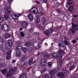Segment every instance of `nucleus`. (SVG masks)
I'll use <instances>...</instances> for the list:
<instances>
[{"instance_id": "nucleus-50", "label": "nucleus", "mask_w": 78, "mask_h": 78, "mask_svg": "<svg viewBox=\"0 0 78 78\" xmlns=\"http://www.w3.org/2000/svg\"><path fill=\"white\" fill-rule=\"evenodd\" d=\"M76 66H77V63H74L73 65V66H74V67H76Z\"/></svg>"}, {"instance_id": "nucleus-9", "label": "nucleus", "mask_w": 78, "mask_h": 78, "mask_svg": "<svg viewBox=\"0 0 78 78\" xmlns=\"http://www.w3.org/2000/svg\"><path fill=\"white\" fill-rule=\"evenodd\" d=\"M58 45L59 46V49L61 50L62 47H64V45L63 44L62 42L61 41H59L58 42Z\"/></svg>"}, {"instance_id": "nucleus-62", "label": "nucleus", "mask_w": 78, "mask_h": 78, "mask_svg": "<svg viewBox=\"0 0 78 78\" xmlns=\"http://www.w3.org/2000/svg\"><path fill=\"white\" fill-rule=\"evenodd\" d=\"M59 58H60V59H61V58H62V55H60Z\"/></svg>"}, {"instance_id": "nucleus-23", "label": "nucleus", "mask_w": 78, "mask_h": 78, "mask_svg": "<svg viewBox=\"0 0 78 78\" xmlns=\"http://www.w3.org/2000/svg\"><path fill=\"white\" fill-rule=\"evenodd\" d=\"M68 10L69 11L72 12V11H73V10H74V8L73 6H69Z\"/></svg>"}, {"instance_id": "nucleus-29", "label": "nucleus", "mask_w": 78, "mask_h": 78, "mask_svg": "<svg viewBox=\"0 0 78 78\" xmlns=\"http://www.w3.org/2000/svg\"><path fill=\"white\" fill-rule=\"evenodd\" d=\"M37 16H43V14H44V13L42 12H38V11L37 14Z\"/></svg>"}, {"instance_id": "nucleus-41", "label": "nucleus", "mask_w": 78, "mask_h": 78, "mask_svg": "<svg viewBox=\"0 0 78 78\" xmlns=\"http://www.w3.org/2000/svg\"><path fill=\"white\" fill-rule=\"evenodd\" d=\"M25 34L22 32H21L20 33V36L21 37H24Z\"/></svg>"}, {"instance_id": "nucleus-56", "label": "nucleus", "mask_w": 78, "mask_h": 78, "mask_svg": "<svg viewBox=\"0 0 78 78\" xmlns=\"http://www.w3.org/2000/svg\"><path fill=\"white\" fill-rule=\"evenodd\" d=\"M24 64L25 66H27L28 64V62H25Z\"/></svg>"}, {"instance_id": "nucleus-48", "label": "nucleus", "mask_w": 78, "mask_h": 78, "mask_svg": "<svg viewBox=\"0 0 78 78\" xmlns=\"http://www.w3.org/2000/svg\"><path fill=\"white\" fill-rule=\"evenodd\" d=\"M25 58H26V57H25V56H23L22 58V61H25Z\"/></svg>"}, {"instance_id": "nucleus-38", "label": "nucleus", "mask_w": 78, "mask_h": 78, "mask_svg": "<svg viewBox=\"0 0 78 78\" xmlns=\"http://www.w3.org/2000/svg\"><path fill=\"white\" fill-rule=\"evenodd\" d=\"M29 51H33V47H30L29 48Z\"/></svg>"}, {"instance_id": "nucleus-7", "label": "nucleus", "mask_w": 78, "mask_h": 78, "mask_svg": "<svg viewBox=\"0 0 78 78\" xmlns=\"http://www.w3.org/2000/svg\"><path fill=\"white\" fill-rule=\"evenodd\" d=\"M5 12L8 15H9L11 14V9L9 6H8L5 8Z\"/></svg>"}, {"instance_id": "nucleus-26", "label": "nucleus", "mask_w": 78, "mask_h": 78, "mask_svg": "<svg viewBox=\"0 0 78 78\" xmlns=\"http://www.w3.org/2000/svg\"><path fill=\"white\" fill-rule=\"evenodd\" d=\"M11 37V35L8 33H6L5 35V37L6 39L7 38H9Z\"/></svg>"}, {"instance_id": "nucleus-46", "label": "nucleus", "mask_w": 78, "mask_h": 78, "mask_svg": "<svg viewBox=\"0 0 78 78\" xmlns=\"http://www.w3.org/2000/svg\"><path fill=\"white\" fill-rule=\"evenodd\" d=\"M56 70V72H57V70L58 72H60V71H61V68L59 67H58L57 68Z\"/></svg>"}, {"instance_id": "nucleus-55", "label": "nucleus", "mask_w": 78, "mask_h": 78, "mask_svg": "<svg viewBox=\"0 0 78 78\" xmlns=\"http://www.w3.org/2000/svg\"><path fill=\"white\" fill-rule=\"evenodd\" d=\"M72 42L73 43V44H75V43L76 42V41L75 40H73L72 41Z\"/></svg>"}, {"instance_id": "nucleus-6", "label": "nucleus", "mask_w": 78, "mask_h": 78, "mask_svg": "<svg viewBox=\"0 0 78 78\" xmlns=\"http://www.w3.org/2000/svg\"><path fill=\"white\" fill-rule=\"evenodd\" d=\"M1 28L3 30H6L8 31L9 30V27L8 25L7 24H4L1 26Z\"/></svg>"}, {"instance_id": "nucleus-3", "label": "nucleus", "mask_w": 78, "mask_h": 78, "mask_svg": "<svg viewBox=\"0 0 78 78\" xmlns=\"http://www.w3.org/2000/svg\"><path fill=\"white\" fill-rule=\"evenodd\" d=\"M30 12L35 14H37L38 12V9L36 7H32L30 9Z\"/></svg>"}, {"instance_id": "nucleus-19", "label": "nucleus", "mask_w": 78, "mask_h": 78, "mask_svg": "<svg viewBox=\"0 0 78 78\" xmlns=\"http://www.w3.org/2000/svg\"><path fill=\"white\" fill-rule=\"evenodd\" d=\"M32 45V43L30 42H27L25 44V45L26 47H30V46H31Z\"/></svg>"}, {"instance_id": "nucleus-31", "label": "nucleus", "mask_w": 78, "mask_h": 78, "mask_svg": "<svg viewBox=\"0 0 78 78\" xmlns=\"http://www.w3.org/2000/svg\"><path fill=\"white\" fill-rule=\"evenodd\" d=\"M62 73H65V74H66L67 73V71L65 69H63L62 70Z\"/></svg>"}, {"instance_id": "nucleus-14", "label": "nucleus", "mask_w": 78, "mask_h": 78, "mask_svg": "<svg viewBox=\"0 0 78 78\" xmlns=\"http://www.w3.org/2000/svg\"><path fill=\"white\" fill-rule=\"evenodd\" d=\"M33 58H31L29 59L28 61V64L29 65H31L33 63H34L35 62V61L33 62Z\"/></svg>"}, {"instance_id": "nucleus-40", "label": "nucleus", "mask_w": 78, "mask_h": 78, "mask_svg": "<svg viewBox=\"0 0 78 78\" xmlns=\"http://www.w3.org/2000/svg\"><path fill=\"white\" fill-rule=\"evenodd\" d=\"M9 18L8 15L7 14H5L4 15V18L5 19H8V18Z\"/></svg>"}, {"instance_id": "nucleus-8", "label": "nucleus", "mask_w": 78, "mask_h": 78, "mask_svg": "<svg viewBox=\"0 0 78 78\" xmlns=\"http://www.w3.org/2000/svg\"><path fill=\"white\" fill-rule=\"evenodd\" d=\"M11 51H9L6 54V58L7 59H9L11 58Z\"/></svg>"}, {"instance_id": "nucleus-15", "label": "nucleus", "mask_w": 78, "mask_h": 78, "mask_svg": "<svg viewBox=\"0 0 78 78\" xmlns=\"http://www.w3.org/2000/svg\"><path fill=\"white\" fill-rule=\"evenodd\" d=\"M28 17L29 19L30 20V21H32L33 20V18L34 16H33V15L31 13L29 14L28 16Z\"/></svg>"}, {"instance_id": "nucleus-43", "label": "nucleus", "mask_w": 78, "mask_h": 78, "mask_svg": "<svg viewBox=\"0 0 78 78\" xmlns=\"http://www.w3.org/2000/svg\"><path fill=\"white\" fill-rule=\"evenodd\" d=\"M74 69H75V67L73 66H71L69 69V70H74Z\"/></svg>"}, {"instance_id": "nucleus-27", "label": "nucleus", "mask_w": 78, "mask_h": 78, "mask_svg": "<svg viewBox=\"0 0 78 78\" xmlns=\"http://www.w3.org/2000/svg\"><path fill=\"white\" fill-rule=\"evenodd\" d=\"M12 75H11V73L10 72H8L7 74V77H8V76H9L10 78H12Z\"/></svg>"}, {"instance_id": "nucleus-57", "label": "nucleus", "mask_w": 78, "mask_h": 78, "mask_svg": "<svg viewBox=\"0 0 78 78\" xmlns=\"http://www.w3.org/2000/svg\"><path fill=\"white\" fill-rule=\"evenodd\" d=\"M75 77H76V76H75V74H74L73 75L71 78H75Z\"/></svg>"}, {"instance_id": "nucleus-58", "label": "nucleus", "mask_w": 78, "mask_h": 78, "mask_svg": "<svg viewBox=\"0 0 78 78\" xmlns=\"http://www.w3.org/2000/svg\"><path fill=\"white\" fill-rule=\"evenodd\" d=\"M16 62V60H13L12 61V63H15V62Z\"/></svg>"}, {"instance_id": "nucleus-28", "label": "nucleus", "mask_w": 78, "mask_h": 78, "mask_svg": "<svg viewBox=\"0 0 78 78\" xmlns=\"http://www.w3.org/2000/svg\"><path fill=\"white\" fill-rule=\"evenodd\" d=\"M64 51L62 50H60L58 51V53L59 54V55H63L64 54Z\"/></svg>"}, {"instance_id": "nucleus-54", "label": "nucleus", "mask_w": 78, "mask_h": 78, "mask_svg": "<svg viewBox=\"0 0 78 78\" xmlns=\"http://www.w3.org/2000/svg\"><path fill=\"white\" fill-rule=\"evenodd\" d=\"M13 0H12V1H11V0H8V1L9 3H10L11 2H12Z\"/></svg>"}, {"instance_id": "nucleus-63", "label": "nucleus", "mask_w": 78, "mask_h": 78, "mask_svg": "<svg viewBox=\"0 0 78 78\" xmlns=\"http://www.w3.org/2000/svg\"><path fill=\"white\" fill-rule=\"evenodd\" d=\"M23 30V28H20V30H19V31H22V30Z\"/></svg>"}, {"instance_id": "nucleus-30", "label": "nucleus", "mask_w": 78, "mask_h": 78, "mask_svg": "<svg viewBox=\"0 0 78 78\" xmlns=\"http://www.w3.org/2000/svg\"><path fill=\"white\" fill-rule=\"evenodd\" d=\"M27 77V76H26V74H24L21 75L20 77V78H26Z\"/></svg>"}, {"instance_id": "nucleus-37", "label": "nucleus", "mask_w": 78, "mask_h": 78, "mask_svg": "<svg viewBox=\"0 0 78 78\" xmlns=\"http://www.w3.org/2000/svg\"><path fill=\"white\" fill-rule=\"evenodd\" d=\"M58 63L60 66L62 65V59H60V60H58Z\"/></svg>"}, {"instance_id": "nucleus-11", "label": "nucleus", "mask_w": 78, "mask_h": 78, "mask_svg": "<svg viewBox=\"0 0 78 78\" xmlns=\"http://www.w3.org/2000/svg\"><path fill=\"white\" fill-rule=\"evenodd\" d=\"M33 46L35 48H37L36 47H37V48H39V47H40V45L39 44V42H35L34 43Z\"/></svg>"}, {"instance_id": "nucleus-2", "label": "nucleus", "mask_w": 78, "mask_h": 78, "mask_svg": "<svg viewBox=\"0 0 78 78\" xmlns=\"http://www.w3.org/2000/svg\"><path fill=\"white\" fill-rule=\"evenodd\" d=\"M72 29L71 30L73 33H75V30H78V24H73L72 25Z\"/></svg>"}, {"instance_id": "nucleus-18", "label": "nucleus", "mask_w": 78, "mask_h": 78, "mask_svg": "<svg viewBox=\"0 0 78 78\" xmlns=\"http://www.w3.org/2000/svg\"><path fill=\"white\" fill-rule=\"evenodd\" d=\"M44 34H45L47 36H50V31L48 30L44 32Z\"/></svg>"}, {"instance_id": "nucleus-59", "label": "nucleus", "mask_w": 78, "mask_h": 78, "mask_svg": "<svg viewBox=\"0 0 78 78\" xmlns=\"http://www.w3.org/2000/svg\"><path fill=\"white\" fill-rule=\"evenodd\" d=\"M43 1L45 3H47V0H43Z\"/></svg>"}, {"instance_id": "nucleus-49", "label": "nucleus", "mask_w": 78, "mask_h": 78, "mask_svg": "<svg viewBox=\"0 0 78 78\" xmlns=\"http://www.w3.org/2000/svg\"><path fill=\"white\" fill-rule=\"evenodd\" d=\"M64 44H65L66 45H68V44H69L68 41H67L65 40V41H64Z\"/></svg>"}, {"instance_id": "nucleus-35", "label": "nucleus", "mask_w": 78, "mask_h": 78, "mask_svg": "<svg viewBox=\"0 0 78 78\" xmlns=\"http://www.w3.org/2000/svg\"><path fill=\"white\" fill-rule=\"evenodd\" d=\"M69 2L68 3L70 5H72V3H73V2L72 0H70L69 1L67 0L66 2Z\"/></svg>"}, {"instance_id": "nucleus-32", "label": "nucleus", "mask_w": 78, "mask_h": 78, "mask_svg": "<svg viewBox=\"0 0 78 78\" xmlns=\"http://www.w3.org/2000/svg\"><path fill=\"white\" fill-rule=\"evenodd\" d=\"M4 21V18L0 16V23H2Z\"/></svg>"}, {"instance_id": "nucleus-21", "label": "nucleus", "mask_w": 78, "mask_h": 78, "mask_svg": "<svg viewBox=\"0 0 78 78\" xmlns=\"http://www.w3.org/2000/svg\"><path fill=\"white\" fill-rule=\"evenodd\" d=\"M42 24L45 25L46 23V19L45 18L43 17L42 19Z\"/></svg>"}, {"instance_id": "nucleus-22", "label": "nucleus", "mask_w": 78, "mask_h": 78, "mask_svg": "<svg viewBox=\"0 0 78 78\" xmlns=\"http://www.w3.org/2000/svg\"><path fill=\"white\" fill-rule=\"evenodd\" d=\"M36 22V23H39V22H40V19L39 16H37Z\"/></svg>"}, {"instance_id": "nucleus-10", "label": "nucleus", "mask_w": 78, "mask_h": 78, "mask_svg": "<svg viewBox=\"0 0 78 78\" xmlns=\"http://www.w3.org/2000/svg\"><path fill=\"white\" fill-rule=\"evenodd\" d=\"M28 22L27 21H24L22 23L21 25L22 27L25 28L28 26Z\"/></svg>"}, {"instance_id": "nucleus-45", "label": "nucleus", "mask_w": 78, "mask_h": 78, "mask_svg": "<svg viewBox=\"0 0 78 78\" xmlns=\"http://www.w3.org/2000/svg\"><path fill=\"white\" fill-rule=\"evenodd\" d=\"M59 5H60V3L57 2L56 3L55 5L57 7H58L59 6Z\"/></svg>"}, {"instance_id": "nucleus-1", "label": "nucleus", "mask_w": 78, "mask_h": 78, "mask_svg": "<svg viewBox=\"0 0 78 78\" xmlns=\"http://www.w3.org/2000/svg\"><path fill=\"white\" fill-rule=\"evenodd\" d=\"M12 45V42L11 40H7L5 42V45L6 50H9L11 48Z\"/></svg>"}, {"instance_id": "nucleus-44", "label": "nucleus", "mask_w": 78, "mask_h": 78, "mask_svg": "<svg viewBox=\"0 0 78 78\" xmlns=\"http://www.w3.org/2000/svg\"><path fill=\"white\" fill-rule=\"evenodd\" d=\"M70 5L69 4V2H66V7H67V8H68V7H69V6Z\"/></svg>"}, {"instance_id": "nucleus-51", "label": "nucleus", "mask_w": 78, "mask_h": 78, "mask_svg": "<svg viewBox=\"0 0 78 78\" xmlns=\"http://www.w3.org/2000/svg\"><path fill=\"white\" fill-rule=\"evenodd\" d=\"M0 50H3V45H0Z\"/></svg>"}, {"instance_id": "nucleus-17", "label": "nucleus", "mask_w": 78, "mask_h": 78, "mask_svg": "<svg viewBox=\"0 0 78 78\" xmlns=\"http://www.w3.org/2000/svg\"><path fill=\"white\" fill-rule=\"evenodd\" d=\"M16 49L18 50L17 51H21L22 50V46H18L16 47Z\"/></svg>"}, {"instance_id": "nucleus-53", "label": "nucleus", "mask_w": 78, "mask_h": 78, "mask_svg": "<svg viewBox=\"0 0 78 78\" xmlns=\"http://www.w3.org/2000/svg\"><path fill=\"white\" fill-rule=\"evenodd\" d=\"M33 28H31L30 30H29V31H30V33H33Z\"/></svg>"}, {"instance_id": "nucleus-12", "label": "nucleus", "mask_w": 78, "mask_h": 78, "mask_svg": "<svg viewBox=\"0 0 78 78\" xmlns=\"http://www.w3.org/2000/svg\"><path fill=\"white\" fill-rule=\"evenodd\" d=\"M47 63V60L45 59H43L41 60V65L42 66H45Z\"/></svg>"}, {"instance_id": "nucleus-52", "label": "nucleus", "mask_w": 78, "mask_h": 78, "mask_svg": "<svg viewBox=\"0 0 78 78\" xmlns=\"http://www.w3.org/2000/svg\"><path fill=\"white\" fill-rule=\"evenodd\" d=\"M71 64L72 63H70V62H69L67 64V66L68 67H70V66H71Z\"/></svg>"}, {"instance_id": "nucleus-60", "label": "nucleus", "mask_w": 78, "mask_h": 78, "mask_svg": "<svg viewBox=\"0 0 78 78\" xmlns=\"http://www.w3.org/2000/svg\"><path fill=\"white\" fill-rule=\"evenodd\" d=\"M38 27H39V28H40V29H41V24H40L39 26H38Z\"/></svg>"}, {"instance_id": "nucleus-47", "label": "nucleus", "mask_w": 78, "mask_h": 78, "mask_svg": "<svg viewBox=\"0 0 78 78\" xmlns=\"http://www.w3.org/2000/svg\"><path fill=\"white\" fill-rule=\"evenodd\" d=\"M42 55V53L41 52H39V53H38L37 54V56H41Z\"/></svg>"}, {"instance_id": "nucleus-34", "label": "nucleus", "mask_w": 78, "mask_h": 78, "mask_svg": "<svg viewBox=\"0 0 78 78\" xmlns=\"http://www.w3.org/2000/svg\"><path fill=\"white\" fill-rule=\"evenodd\" d=\"M49 58V55L48 54H45L44 55V58L45 59H47Z\"/></svg>"}, {"instance_id": "nucleus-33", "label": "nucleus", "mask_w": 78, "mask_h": 78, "mask_svg": "<svg viewBox=\"0 0 78 78\" xmlns=\"http://www.w3.org/2000/svg\"><path fill=\"white\" fill-rule=\"evenodd\" d=\"M22 50L23 51L24 53H25V52H26V51L27 50V48L26 47H22Z\"/></svg>"}, {"instance_id": "nucleus-5", "label": "nucleus", "mask_w": 78, "mask_h": 78, "mask_svg": "<svg viewBox=\"0 0 78 78\" xmlns=\"http://www.w3.org/2000/svg\"><path fill=\"white\" fill-rule=\"evenodd\" d=\"M50 74L51 76L50 78H56V76L55 75L56 73V70L55 69L51 71L49 73Z\"/></svg>"}, {"instance_id": "nucleus-64", "label": "nucleus", "mask_w": 78, "mask_h": 78, "mask_svg": "<svg viewBox=\"0 0 78 78\" xmlns=\"http://www.w3.org/2000/svg\"><path fill=\"white\" fill-rule=\"evenodd\" d=\"M50 31L51 32H53V31H54V30H53V29H51V30H50Z\"/></svg>"}, {"instance_id": "nucleus-20", "label": "nucleus", "mask_w": 78, "mask_h": 78, "mask_svg": "<svg viewBox=\"0 0 78 78\" xmlns=\"http://www.w3.org/2000/svg\"><path fill=\"white\" fill-rule=\"evenodd\" d=\"M51 55L52 56H53L54 58H58L59 56L58 55H57L56 53H51Z\"/></svg>"}, {"instance_id": "nucleus-25", "label": "nucleus", "mask_w": 78, "mask_h": 78, "mask_svg": "<svg viewBox=\"0 0 78 78\" xmlns=\"http://www.w3.org/2000/svg\"><path fill=\"white\" fill-rule=\"evenodd\" d=\"M7 72V69H2L1 71V72L2 73L4 74V75L6 74V73Z\"/></svg>"}, {"instance_id": "nucleus-61", "label": "nucleus", "mask_w": 78, "mask_h": 78, "mask_svg": "<svg viewBox=\"0 0 78 78\" xmlns=\"http://www.w3.org/2000/svg\"><path fill=\"white\" fill-rule=\"evenodd\" d=\"M35 2H36V3H37V4H40V3H41L39 2H38L37 1H35Z\"/></svg>"}, {"instance_id": "nucleus-4", "label": "nucleus", "mask_w": 78, "mask_h": 78, "mask_svg": "<svg viewBox=\"0 0 78 78\" xmlns=\"http://www.w3.org/2000/svg\"><path fill=\"white\" fill-rule=\"evenodd\" d=\"M12 18L14 20H16L17 17H20V16H21V14L20 13H18L17 15L15 13L13 12L12 14Z\"/></svg>"}, {"instance_id": "nucleus-24", "label": "nucleus", "mask_w": 78, "mask_h": 78, "mask_svg": "<svg viewBox=\"0 0 78 78\" xmlns=\"http://www.w3.org/2000/svg\"><path fill=\"white\" fill-rule=\"evenodd\" d=\"M21 51H17L16 52V55L17 57H19L20 56V55H21Z\"/></svg>"}, {"instance_id": "nucleus-16", "label": "nucleus", "mask_w": 78, "mask_h": 78, "mask_svg": "<svg viewBox=\"0 0 78 78\" xmlns=\"http://www.w3.org/2000/svg\"><path fill=\"white\" fill-rule=\"evenodd\" d=\"M6 64L1 62L0 63V67L2 69H4L6 67Z\"/></svg>"}, {"instance_id": "nucleus-13", "label": "nucleus", "mask_w": 78, "mask_h": 78, "mask_svg": "<svg viewBox=\"0 0 78 78\" xmlns=\"http://www.w3.org/2000/svg\"><path fill=\"white\" fill-rule=\"evenodd\" d=\"M57 76H58L61 78H63L65 76H64V74L62 73H60L57 74Z\"/></svg>"}, {"instance_id": "nucleus-42", "label": "nucleus", "mask_w": 78, "mask_h": 78, "mask_svg": "<svg viewBox=\"0 0 78 78\" xmlns=\"http://www.w3.org/2000/svg\"><path fill=\"white\" fill-rule=\"evenodd\" d=\"M4 38L3 37L2 38H1V35H0V41L1 40V42L2 43L4 42V40H3Z\"/></svg>"}, {"instance_id": "nucleus-39", "label": "nucleus", "mask_w": 78, "mask_h": 78, "mask_svg": "<svg viewBox=\"0 0 78 78\" xmlns=\"http://www.w3.org/2000/svg\"><path fill=\"white\" fill-rule=\"evenodd\" d=\"M14 72V70L13 69L11 68L10 70V72H10L11 73H12Z\"/></svg>"}, {"instance_id": "nucleus-36", "label": "nucleus", "mask_w": 78, "mask_h": 78, "mask_svg": "<svg viewBox=\"0 0 78 78\" xmlns=\"http://www.w3.org/2000/svg\"><path fill=\"white\" fill-rule=\"evenodd\" d=\"M52 64H53V63L51 62H48V65L49 67H51L52 66Z\"/></svg>"}]
</instances>
